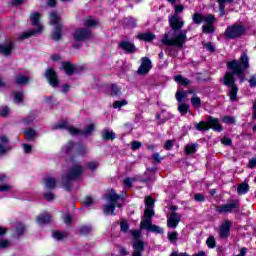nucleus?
I'll return each mask as SVG.
<instances>
[{
	"mask_svg": "<svg viewBox=\"0 0 256 256\" xmlns=\"http://www.w3.org/2000/svg\"><path fill=\"white\" fill-rule=\"evenodd\" d=\"M168 21L172 30L164 34L162 43L168 47H178L181 49L187 43V30H182L185 27V20L179 15L174 14L169 17Z\"/></svg>",
	"mask_w": 256,
	"mask_h": 256,
	"instance_id": "1",
	"label": "nucleus"
},
{
	"mask_svg": "<svg viewBox=\"0 0 256 256\" xmlns=\"http://www.w3.org/2000/svg\"><path fill=\"white\" fill-rule=\"evenodd\" d=\"M227 67L233 72L227 71L224 75V85L229 88L230 101H237V93H239V87L235 85L234 75H243V71L249 69V57L247 53H243L239 60H233L227 63Z\"/></svg>",
	"mask_w": 256,
	"mask_h": 256,
	"instance_id": "2",
	"label": "nucleus"
},
{
	"mask_svg": "<svg viewBox=\"0 0 256 256\" xmlns=\"http://www.w3.org/2000/svg\"><path fill=\"white\" fill-rule=\"evenodd\" d=\"M106 201L108 204L103 208L104 215H115V207L121 208L125 205V200L115 190H111L106 195Z\"/></svg>",
	"mask_w": 256,
	"mask_h": 256,
	"instance_id": "3",
	"label": "nucleus"
},
{
	"mask_svg": "<svg viewBox=\"0 0 256 256\" xmlns=\"http://www.w3.org/2000/svg\"><path fill=\"white\" fill-rule=\"evenodd\" d=\"M39 19H41V14L39 12H35L31 14L30 15L31 24L34 25V27H37V29L23 32L19 36V39H29V37H33V36L35 37L40 33H43V25H40Z\"/></svg>",
	"mask_w": 256,
	"mask_h": 256,
	"instance_id": "4",
	"label": "nucleus"
},
{
	"mask_svg": "<svg viewBox=\"0 0 256 256\" xmlns=\"http://www.w3.org/2000/svg\"><path fill=\"white\" fill-rule=\"evenodd\" d=\"M197 131H209V129H213V131H217L221 133L223 131V126L219 123L218 118H213L212 116L208 117L207 122H199L195 125Z\"/></svg>",
	"mask_w": 256,
	"mask_h": 256,
	"instance_id": "5",
	"label": "nucleus"
},
{
	"mask_svg": "<svg viewBox=\"0 0 256 256\" xmlns=\"http://www.w3.org/2000/svg\"><path fill=\"white\" fill-rule=\"evenodd\" d=\"M130 233L132 237L135 239L133 242L134 251L132 253V256H143L145 244L143 243V241L139 239V237H141V231L131 230Z\"/></svg>",
	"mask_w": 256,
	"mask_h": 256,
	"instance_id": "6",
	"label": "nucleus"
},
{
	"mask_svg": "<svg viewBox=\"0 0 256 256\" xmlns=\"http://www.w3.org/2000/svg\"><path fill=\"white\" fill-rule=\"evenodd\" d=\"M216 213H237L239 212V200H231L226 204H221L215 207Z\"/></svg>",
	"mask_w": 256,
	"mask_h": 256,
	"instance_id": "7",
	"label": "nucleus"
},
{
	"mask_svg": "<svg viewBox=\"0 0 256 256\" xmlns=\"http://www.w3.org/2000/svg\"><path fill=\"white\" fill-rule=\"evenodd\" d=\"M242 35H245V26L243 25L234 24L228 26L224 32V37H226L227 39H237Z\"/></svg>",
	"mask_w": 256,
	"mask_h": 256,
	"instance_id": "8",
	"label": "nucleus"
},
{
	"mask_svg": "<svg viewBox=\"0 0 256 256\" xmlns=\"http://www.w3.org/2000/svg\"><path fill=\"white\" fill-rule=\"evenodd\" d=\"M81 175H83V167L79 164H75L72 166L69 173L63 178V183L75 181V179H79Z\"/></svg>",
	"mask_w": 256,
	"mask_h": 256,
	"instance_id": "9",
	"label": "nucleus"
},
{
	"mask_svg": "<svg viewBox=\"0 0 256 256\" xmlns=\"http://www.w3.org/2000/svg\"><path fill=\"white\" fill-rule=\"evenodd\" d=\"M74 41L81 42L87 41L88 39H93V33L91 29L79 28L73 34Z\"/></svg>",
	"mask_w": 256,
	"mask_h": 256,
	"instance_id": "10",
	"label": "nucleus"
},
{
	"mask_svg": "<svg viewBox=\"0 0 256 256\" xmlns=\"http://www.w3.org/2000/svg\"><path fill=\"white\" fill-rule=\"evenodd\" d=\"M152 217H155V211L151 210H144V215L142 217V220L140 222V229H146L148 231L151 226L153 225Z\"/></svg>",
	"mask_w": 256,
	"mask_h": 256,
	"instance_id": "11",
	"label": "nucleus"
},
{
	"mask_svg": "<svg viewBox=\"0 0 256 256\" xmlns=\"http://www.w3.org/2000/svg\"><path fill=\"white\" fill-rule=\"evenodd\" d=\"M45 77L51 87H59V78L57 77V72L53 68H48L45 72Z\"/></svg>",
	"mask_w": 256,
	"mask_h": 256,
	"instance_id": "12",
	"label": "nucleus"
},
{
	"mask_svg": "<svg viewBox=\"0 0 256 256\" xmlns=\"http://www.w3.org/2000/svg\"><path fill=\"white\" fill-rule=\"evenodd\" d=\"M181 222V214L173 212L167 220V227L170 229L177 228V225Z\"/></svg>",
	"mask_w": 256,
	"mask_h": 256,
	"instance_id": "13",
	"label": "nucleus"
},
{
	"mask_svg": "<svg viewBox=\"0 0 256 256\" xmlns=\"http://www.w3.org/2000/svg\"><path fill=\"white\" fill-rule=\"evenodd\" d=\"M230 232H231V221L226 220L220 226L219 237H221V239H227V237H229Z\"/></svg>",
	"mask_w": 256,
	"mask_h": 256,
	"instance_id": "14",
	"label": "nucleus"
},
{
	"mask_svg": "<svg viewBox=\"0 0 256 256\" xmlns=\"http://www.w3.org/2000/svg\"><path fill=\"white\" fill-rule=\"evenodd\" d=\"M151 71V60L149 58H142V63L138 69V75H147Z\"/></svg>",
	"mask_w": 256,
	"mask_h": 256,
	"instance_id": "15",
	"label": "nucleus"
},
{
	"mask_svg": "<svg viewBox=\"0 0 256 256\" xmlns=\"http://www.w3.org/2000/svg\"><path fill=\"white\" fill-rule=\"evenodd\" d=\"M13 49H15V43L13 42H6L4 44H0V53L9 57L13 53Z\"/></svg>",
	"mask_w": 256,
	"mask_h": 256,
	"instance_id": "16",
	"label": "nucleus"
},
{
	"mask_svg": "<svg viewBox=\"0 0 256 256\" xmlns=\"http://www.w3.org/2000/svg\"><path fill=\"white\" fill-rule=\"evenodd\" d=\"M55 129H67L70 135H77V133H79V130L77 128L69 126V124L65 121L56 124Z\"/></svg>",
	"mask_w": 256,
	"mask_h": 256,
	"instance_id": "17",
	"label": "nucleus"
},
{
	"mask_svg": "<svg viewBox=\"0 0 256 256\" xmlns=\"http://www.w3.org/2000/svg\"><path fill=\"white\" fill-rule=\"evenodd\" d=\"M36 223H38V225H47V223H51V215H49V213L38 215L36 217Z\"/></svg>",
	"mask_w": 256,
	"mask_h": 256,
	"instance_id": "18",
	"label": "nucleus"
},
{
	"mask_svg": "<svg viewBox=\"0 0 256 256\" xmlns=\"http://www.w3.org/2000/svg\"><path fill=\"white\" fill-rule=\"evenodd\" d=\"M119 47H121V49H123V51H125L126 53H135V51L137 50L133 43L127 41L120 43Z\"/></svg>",
	"mask_w": 256,
	"mask_h": 256,
	"instance_id": "19",
	"label": "nucleus"
},
{
	"mask_svg": "<svg viewBox=\"0 0 256 256\" xmlns=\"http://www.w3.org/2000/svg\"><path fill=\"white\" fill-rule=\"evenodd\" d=\"M99 25V20L88 17L84 20V27L85 29H93V27H97Z\"/></svg>",
	"mask_w": 256,
	"mask_h": 256,
	"instance_id": "20",
	"label": "nucleus"
},
{
	"mask_svg": "<svg viewBox=\"0 0 256 256\" xmlns=\"http://www.w3.org/2000/svg\"><path fill=\"white\" fill-rule=\"evenodd\" d=\"M60 69H63L66 75H73L75 73V65L71 64L70 62H62Z\"/></svg>",
	"mask_w": 256,
	"mask_h": 256,
	"instance_id": "21",
	"label": "nucleus"
},
{
	"mask_svg": "<svg viewBox=\"0 0 256 256\" xmlns=\"http://www.w3.org/2000/svg\"><path fill=\"white\" fill-rule=\"evenodd\" d=\"M44 185L46 189H55L57 185V180L51 176L44 178Z\"/></svg>",
	"mask_w": 256,
	"mask_h": 256,
	"instance_id": "22",
	"label": "nucleus"
},
{
	"mask_svg": "<svg viewBox=\"0 0 256 256\" xmlns=\"http://www.w3.org/2000/svg\"><path fill=\"white\" fill-rule=\"evenodd\" d=\"M137 37H138V39H140V41L151 42V41H153V39H155V34H153L151 32H146V33L138 34Z\"/></svg>",
	"mask_w": 256,
	"mask_h": 256,
	"instance_id": "23",
	"label": "nucleus"
},
{
	"mask_svg": "<svg viewBox=\"0 0 256 256\" xmlns=\"http://www.w3.org/2000/svg\"><path fill=\"white\" fill-rule=\"evenodd\" d=\"M24 137L26 141H35V137H37V132L31 128L24 131Z\"/></svg>",
	"mask_w": 256,
	"mask_h": 256,
	"instance_id": "24",
	"label": "nucleus"
},
{
	"mask_svg": "<svg viewBox=\"0 0 256 256\" xmlns=\"http://www.w3.org/2000/svg\"><path fill=\"white\" fill-rule=\"evenodd\" d=\"M14 81L16 85H27L29 81H31V78L23 75H17Z\"/></svg>",
	"mask_w": 256,
	"mask_h": 256,
	"instance_id": "25",
	"label": "nucleus"
},
{
	"mask_svg": "<svg viewBox=\"0 0 256 256\" xmlns=\"http://www.w3.org/2000/svg\"><path fill=\"white\" fill-rule=\"evenodd\" d=\"M50 19V25H61V19L59 18V15H57L55 12H51L49 15Z\"/></svg>",
	"mask_w": 256,
	"mask_h": 256,
	"instance_id": "26",
	"label": "nucleus"
},
{
	"mask_svg": "<svg viewBox=\"0 0 256 256\" xmlns=\"http://www.w3.org/2000/svg\"><path fill=\"white\" fill-rule=\"evenodd\" d=\"M102 138L105 139V141H109V139L113 140L115 139V132L109 129H104L102 131Z\"/></svg>",
	"mask_w": 256,
	"mask_h": 256,
	"instance_id": "27",
	"label": "nucleus"
},
{
	"mask_svg": "<svg viewBox=\"0 0 256 256\" xmlns=\"http://www.w3.org/2000/svg\"><path fill=\"white\" fill-rule=\"evenodd\" d=\"M237 193H238V195H245V194L249 193V184H247L245 182L240 184L237 188Z\"/></svg>",
	"mask_w": 256,
	"mask_h": 256,
	"instance_id": "28",
	"label": "nucleus"
},
{
	"mask_svg": "<svg viewBox=\"0 0 256 256\" xmlns=\"http://www.w3.org/2000/svg\"><path fill=\"white\" fill-rule=\"evenodd\" d=\"M235 0H217L219 5L220 15H225V4L226 3H233Z\"/></svg>",
	"mask_w": 256,
	"mask_h": 256,
	"instance_id": "29",
	"label": "nucleus"
},
{
	"mask_svg": "<svg viewBox=\"0 0 256 256\" xmlns=\"http://www.w3.org/2000/svg\"><path fill=\"white\" fill-rule=\"evenodd\" d=\"M199 144H187L184 148V151L187 155H192L197 152V147Z\"/></svg>",
	"mask_w": 256,
	"mask_h": 256,
	"instance_id": "30",
	"label": "nucleus"
},
{
	"mask_svg": "<svg viewBox=\"0 0 256 256\" xmlns=\"http://www.w3.org/2000/svg\"><path fill=\"white\" fill-rule=\"evenodd\" d=\"M95 131V124H90L84 128L83 131L79 130V133L77 135H91Z\"/></svg>",
	"mask_w": 256,
	"mask_h": 256,
	"instance_id": "31",
	"label": "nucleus"
},
{
	"mask_svg": "<svg viewBox=\"0 0 256 256\" xmlns=\"http://www.w3.org/2000/svg\"><path fill=\"white\" fill-rule=\"evenodd\" d=\"M145 205H146V209L145 211L149 210V211H155L153 210L155 207V201H153V198L151 197H146L145 198Z\"/></svg>",
	"mask_w": 256,
	"mask_h": 256,
	"instance_id": "32",
	"label": "nucleus"
},
{
	"mask_svg": "<svg viewBox=\"0 0 256 256\" xmlns=\"http://www.w3.org/2000/svg\"><path fill=\"white\" fill-rule=\"evenodd\" d=\"M174 81H176V83H180V85H184V86L190 85V83H191V81L189 79L184 78L181 75L175 76Z\"/></svg>",
	"mask_w": 256,
	"mask_h": 256,
	"instance_id": "33",
	"label": "nucleus"
},
{
	"mask_svg": "<svg viewBox=\"0 0 256 256\" xmlns=\"http://www.w3.org/2000/svg\"><path fill=\"white\" fill-rule=\"evenodd\" d=\"M52 39L54 41H60L61 40V25H57L55 27V31L52 33Z\"/></svg>",
	"mask_w": 256,
	"mask_h": 256,
	"instance_id": "34",
	"label": "nucleus"
},
{
	"mask_svg": "<svg viewBox=\"0 0 256 256\" xmlns=\"http://www.w3.org/2000/svg\"><path fill=\"white\" fill-rule=\"evenodd\" d=\"M192 21L196 25H201L203 23V21H204V16L202 14L195 13L192 16Z\"/></svg>",
	"mask_w": 256,
	"mask_h": 256,
	"instance_id": "35",
	"label": "nucleus"
},
{
	"mask_svg": "<svg viewBox=\"0 0 256 256\" xmlns=\"http://www.w3.org/2000/svg\"><path fill=\"white\" fill-rule=\"evenodd\" d=\"M91 231H93V227H91L89 225H83V226H80V228H79L80 235H89V233H91Z\"/></svg>",
	"mask_w": 256,
	"mask_h": 256,
	"instance_id": "36",
	"label": "nucleus"
},
{
	"mask_svg": "<svg viewBox=\"0 0 256 256\" xmlns=\"http://www.w3.org/2000/svg\"><path fill=\"white\" fill-rule=\"evenodd\" d=\"M185 99H187V92L178 90L176 92V101H178V103H183Z\"/></svg>",
	"mask_w": 256,
	"mask_h": 256,
	"instance_id": "37",
	"label": "nucleus"
},
{
	"mask_svg": "<svg viewBox=\"0 0 256 256\" xmlns=\"http://www.w3.org/2000/svg\"><path fill=\"white\" fill-rule=\"evenodd\" d=\"M52 237L56 239V241H61V239H65L67 237V233L60 232V231H54L52 232Z\"/></svg>",
	"mask_w": 256,
	"mask_h": 256,
	"instance_id": "38",
	"label": "nucleus"
},
{
	"mask_svg": "<svg viewBox=\"0 0 256 256\" xmlns=\"http://www.w3.org/2000/svg\"><path fill=\"white\" fill-rule=\"evenodd\" d=\"M178 111L181 113V115L185 116L187 113H189V105L188 104H179L178 105Z\"/></svg>",
	"mask_w": 256,
	"mask_h": 256,
	"instance_id": "39",
	"label": "nucleus"
},
{
	"mask_svg": "<svg viewBox=\"0 0 256 256\" xmlns=\"http://www.w3.org/2000/svg\"><path fill=\"white\" fill-rule=\"evenodd\" d=\"M203 33L209 34V33H215V26L213 24H206L202 26Z\"/></svg>",
	"mask_w": 256,
	"mask_h": 256,
	"instance_id": "40",
	"label": "nucleus"
},
{
	"mask_svg": "<svg viewBox=\"0 0 256 256\" xmlns=\"http://www.w3.org/2000/svg\"><path fill=\"white\" fill-rule=\"evenodd\" d=\"M204 21H205L206 25H213V23H215V15L208 14V15L204 16Z\"/></svg>",
	"mask_w": 256,
	"mask_h": 256,
	"instance_id": "41",
	"label": "nucleus"
},
{
	"mask_svg": "<svg viewBox=\"0 0 256 256\" xmlns=\"http://www.w3.org/2000/svg\"><path fill=\"white\" fill-rule=\"evenodd\" d=\"M85 167L86 169H90V171H95V169L99 167V162L97 161L88 162L86 163Z\"/></svg>",
	"mask_w": 256,
	"mask_h": 256,
	"instance_id": "42",
	"label": "nucleus"
},
{
	"mask_svg": "<svg viewBox=\"0 0 256 256\" xmlns=\"http://www.w3.org/2000/svg\"><path fill=\"white\" fill-rule=\"evenodd\" d=\"M191 103L193 107H196L197 109H199V107H201V98H199L198 96H193L191 98Z\"/></svg>",
	"mask_w": 256,
	"mask_h": 256,
	"instance_id": "43",
	"label": "nucleus"
},
{
	"mask_svg": "<svg viewBox=\"0 0 256 256\" xmlns=\"http://www.w3.org/2000/svg\"><path fill=\"white\" fill-rule=\"evenodd\" d=\"M206 245H208V247H209L210 249H215V247H216L215 237L210 236V237L206 240Z\"/></svg>",
	"mask_w": 256,
	"mask_h": 256,
	"instance_id": "44",
	"label": "nucleus"
},
{
	"mask_svg": "<svg viewBox=\"0 0 256 256\" xmlns=\"http://www.w3.org/2000/svg\"><path fill=\"white\" fill-rule=\"evenodd\" d=\"M23 231H25V225L18 223L16 226V237L23 235Z\"/></svg>",
	"mask_w": 256,
	"mask_h": 256,
	"instance_id": "45",
	"label": "nucleus"
},
{
	"mask_svg": "<svg viewBox=\"0 0 256 256\" xmlns=\"http://www.w3.org/2000/svg\"><path fill=\"white\" fill-rule=\"evenodd\" d=\"M183 11H185V6H183V4L174 5V15H179Z\"/></svg>",
	"mask_w": 256,
	"mask_h": 256,
	"instance_id": "46",
	"label": "nucleus"
},
{
	"mask_svg": "<svg viewBox=\"0 0 256 256\" xmlns=\"http://www.w3.org/2000/svg\"><path fill=\"white\" fill-rule=\"evenodd\" d=\"M127 105V100L115 101L113 104L114 109H121V107H125Z\"/></svg>",
	"mask_w": 256,
	"mask_h": 256,
	"instance_id": "47",
	"label": "nucleus"
},
{
	"mask_svg": "<svg viewBox=\"0 0 256 256\" xmlns=\"http://www.w3.org/2000/svg\"><path fill=\"white\" fill-rule=\"evenodd\" d=\"M14 101L16 103H23V92H15L14 93Z\"/></svg>",
	"mask_w": 256,
	"mask_h": 256,
	"instance_id": "48",
	"label": "nucleus"
},
{
	"mask_svg": "<svg viewBox=\"0 0 256 256\" xmlns=\"http://www.w3.org/2000/svg\"><path fill=\"white\" fill-rule=\"evenodd\" d=\"M148 231H151L152 233H159V234H161V233H163V228H161V227H159L157 225H153L152 224V226H150Z\"/></svg>",
	"mask_w": 256,
	"mask_h": 256,
	"instance_id": "49",
	"label": "nucleus"
},
{
	"mask_svg": "<svg viewBox=\"0 0 256 256\" xmlns=\"http://www.w3.org/2000/svg\"><path fill=\"white\" fill-rule=\"evenodd\" d=\"M120 229L122 233H127V231H129V224L127 223V221L123 220L120 222Z\"/></svg>",
	"mask_w": 256,
	"mask_h": 256,
	"instance_id": "50",
	"label": "nucleus"
},
{
	"mask_svg": "<svg viewBox=\"0 0 256 256\" xmlns=\"http://www.w3.org/2000/svg\"><path fill=\"white\" fill-rule=\"evenodd\" d=\"M177 237H179V233L177 232H169L168 233V239L171 241V243H175L177 241Z\"/></svg>",
	"mask_w": 256,
	"mask_h": 256,
	"instance_id": "51",
	"label": "nucleus"
},
{
	"mask_svg": "<svg viewBox=\"0 0 256 256\" xmlns=\"http://www.w3.org/2000/svg\"><path fill=\"white\" fill-rule=\"evenodd\" d=\"M95 203V200L90 197V196H87L85 199H84V202L83 204L85 205V207H91V205H93Z\"/></svg>",
	"mask_w": 256,
	"mask_h": 256,
	"instance_id": "52",
	"label": "nucleus"
},
{
	"mask_svg": "<svg viewBox=\"0 0 256 256\" xmlns=\"http://www.w3.org/2000/svg\"><path fill=\"white\" fill-rule=\"evenodd\" d=\"M11 245L9 240L2 239L0 240V249H7Z\"/></svg>",
	"mask_w": 256,
	"mask_h": 256,
	"instance_id": "53",
	"label": "nucleus"
},
{
	"mask_svg": "<svg viewBox=\"0 0 256 256\" xmlns=\"http://www.w3.org/2000/svg\"><path fill=\"white\" fill-rule=\"evenodd\" d=\"M204 47L207 49V51H210V53H213L215 51V46L211 42L203 43Z\"/></svg>",
	"mask_w": 256,
	"mask_h": 256,
	"instance_id": "54",
	"label": "nucleus"
},
{
	"mask_svg": "<svg viewBox=\"0 0 256 256\" xmlns=\"http://www.w3.org/2000/svg\"><path fill=\"white\" fill-rule=\"evenodd\" d=\"M112 95H119L121 93V88L119 86L113 84L111 86Z\"/></svg>",
	"mask_w": 256,
	"mask_h": 256,
	"instance_id": "55",
	"label": "nucleus"
},
{
	"mask_svg": "<svg viewBox=\"0 0 256 256\" xmlns=\"http://www.w3.org/2000/svg\"><path fill=\"white\" fill-rule=\"evenodd\" d=\"M124 21L125 23H128L130 27H135V25H137V20H135V18H126Z\"/></svg>",
	"mask_w": 256,
	"mask_h": 256,
	"instance_id": "56",
	"label": "nucleus"
},
{
	"mask_svg": "<svg viewBox=\"0 0 256 256\" xmlns=\"http://www.w3.org/2000/svg\"><path fill=\"white\" fill-rule=\"evenodd\" d=\"M133 183H135V179H133V178H126V179H124L125 187H132Z\"/></svg>",
	"mask_w": 256,
	"mask_h": 256,
	"instance_id": "57",
	"label": "nucleus"
},
{
	"mask_svg": "<svg viewBox=\"0 0 256 256\" xmlns=\"http://www.w3.org/2000/svg\"><path fill=\"white\" fill-rule=\"evenodd\" d=\"M22 147L24 149V153L29 154L31 151H33V146L29 144H22Z\"/></svg>",
	"mask_w": 256,
	"mask_h": 256,
	"instance_id": "58",
	"label": "nucleus"
},
{
	"mask_svg": "<svg viewBox=\"0 0 256 256\" xmlns=\"http://www.w3.org/2000/svg\"><path fill=\"white\" fill-rule=\"evenodd\" d=\"M142 145L143 144L141 142H139V141H133L132 142V150L133 151H137V149H141Z\"/></svg>",
	"mask_w": 256,
	"mask_h": 256,
	"instance_id": "59",
	"label": "nucleus"
},
{
	"mask_svg": "<svg viewBox=\"0 0 256 256\" xmlns=\"http://www.w3.org/2000/svg\"><path fill=\"white\" fill-rule=\"evenodd\" d=\"M89 150L86 147H79L77 149V155H86Z\"/></svg>",
	"mask_w": 256,
	"mask_h": 256,
	"instance_id": "60",
	"label": "nucleus"
},
{
	"mask_svg": "<svg viewBox=\"0 0 256 256\" xmlns=\"http://www.w3.org/2000/svg\"><path fill=\"white\" fill-rule=\"evenodd\" d=\"M10 189H11V185H9V184L0 185V193L9 191Z\"/></svg>",
	"mask_w": 256,
	"mask_h": 256,
	"instance_id": "61",
	"label": "nucleus"
},
{
	"mask_svg": "<svg viewBox=\"0 0 256 256\" xmlns=\"http://www.w3.org/2000/svg\"><path fill=\"white\" fill-rule=\"evenodd\" d=\"M44 199H46V201H53V199H55V194H53L51 192L45 193Z\"/></svg>",
	"mask_w": 256,
	"mask_h": 256,
	"instance_id": "62",
	"label": "nucleus"
},
{
	"mask_svg": "<svg viewBox=\"0 0 256 256\" xmlns=\"http://www.w3.org/2000/svg\"><path fill=\"white\" fill-rule=\"evenodd\" d=\"M256 167V158H252L248 162V168L249 169H255Z\"/></svg>",
	"mask_w": 256,
	"mask_h": 256,
	"instance_id": "63",
	"label": "nucleus"
},
{
	"mask_svg": "<svg viewBox=\"0 0 256 256\" xmlns=\"http://www.w3.org/2000/svg\"><path fill=\"white\" fill-rule=\"evenodd\" d=\"M249 83L250 87H256V75L251 76Z\"/></svg>",
	"mask_w": 256,
	"mask_h": 256,
	"instance_id": "64",
	"label": "nucleus"
}]
</instances>
